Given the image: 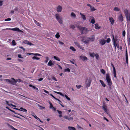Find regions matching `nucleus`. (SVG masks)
I'll return each instance as SVG.
<instances>
[{"label": "nucleus", "mask_w": 130, "mask_h": 130, "mask_svg": "<svg viewBox=\"0 0 130 130\" xmlns=\"http://www.w3.org/2000/svg\"><path fill=\"white\" fill-rule=\"evenodd\" d=\"M106 79L108 83V85L110 88L111 87L112 82L111 79L110 77L109 74L106 75Z\"/></svg>", "instance_id": "nucleus-1"}, {"label": "nucleus", "mask_w": 130, "mask_h": 130, "mask_svg": "<svg viewBox=\"0 0 130 130\" xmlns=\"http://www.w3.org/2000/svg\"><path fill=\"white\" fill-rule=\"evenodd\" d=\"M124 13L125 15L126 20L127 22L130 21V14L127 9H125L124 11Z\"/></svg>", "instance_id": "nucleus-2"}, {"label": "nucleus", "mask_w": 130, "mask_h": 130, "mask_svg": "<svg viewBox=\"0 0 130 130\" xmlns=\"http://www.w3.org/2000/svg\"><path fill=\"white\" fill-rule=\"evenodd\" d=\"M77 28L79 30L82 31V34H86L88 31V29L85 27H82L80 26H78L77 27Z\"/></svg>", "instance_id": "nucleus-3"}, {"label": "nucleus", "mask_w": 130, "mask_h": 130, "mask_svg": "<svg viewBox=\"0 0 130 130\" xmlns=\"http://www.w3.org/2000/svg\"><path fill=\"white\" fill-rule=\"evenodd\" d=\"M56 18L58 22L61 24H62L63 23V21L61 18L59 14L58 13H56L55 14Z\"/></svg>", "instance_id": "nucleus-4"}, {"label": "nucleus", "mask_w": 130, "mask_h": 130, "mask_svg": "<svg viewBox=\"0 0 130 130\" xmlns=\"http://www.w3.org/2000/svg\"><path fill=\"white\" fill-rule=\"evenodd\" d=\"M3 30H12L13 31H18V30H19V29L18 28L15 27V28H7L6 29H4Z\"/></svg>", "instance_id": "nucleus-5"}, {"label": "nucleus", "mask_w": 130, "mask_h": 130, "mask_svg": "<svg viewBox=\"0 0 130 130\" xmlns=\"http://www.w3.org/2000/svg\"><path fill=\"white\" fill-rule=\"evenodd\" d=\"M11 79L13 80V81L12 80L11 81L9 79H5V80L6 81V82H8L11 83H16L17 82L15 80V79L14 78H12Z\"/></svg>", "instance_id": "nucleus-6"}, {"label": "nucleus", "mask_w": 130, "mask_h": 130, "mask_svg": "<svg viewBox=\"0 0 130 130\" xmlns=\"http://www.w3.org/2000/svg\"><path fill=\"white\" fill-rule=\"evenodd\" d=\"M57 11L58 12H60L61 11L62 8L61 6L60 5L58 6L56 8Z\"/></svg>", "instance_id": "nucleus-7"}, {"label": "nucleus", "mask_w": 130, "mask_h": 130, "mask_svg": "<svg viewBox=\"0 0 130 130\" xmlns=\"http://www.w3.org/2000/svg\"><path fill=\"white\" fill-rule=\"evenodd\" d=\"M113 41V44L114 45V46L115 47V48L116 50V47L118 48L119 47V44L118 43H117V41Z\"/></svg>", "instance_id": "nucleus-8"}, {"label": "nucleus", "mask_w": 130, "mask_h": 130, "mask_svg": "<svg viewBox=\"0 0 130 130\" xmlns=\"http://www.w3.org/2000/svg\"><path fill=\"white\" fill-rule=\"evenodd\" d=\"M125 57L127 65H128V55L127 52V50L126 49L125 52Z\"/></svg>", "instance_id": "nucleus-9"}, {"label": "nucleus", "mask_w": 130, "mask_h": 130, "mask_svg": "<svg viewBox=\"0 0 130 130\" xmlns=\"http://www.w3.org/2000/svg\"><path fill=\"white\" fill-rule=\"evenodd\" d=\"M79 57L83 61H87L88 60L86 56H84L81 55Z\"/></svg>", "instance_id": "nucleus-10"}, {"label": "nucleus", "mask_w": 130, "mask_h": 130, "mask_svg": "<svg viewBox=\"0 0 130 130\" xmlns=\"http://www.w3.org/2000/svg\"><path fill=\"white\" fill-rule=\"evenodd\" d=\"M109 20L112 25H113L115 21L113 18L109 17Z\"/></svg>", "instance_id": "nucleus-11"}, {"label": "nucleus", "mask_w": 130, "mask_h": 130, "mask_svg": "<svg viewBox=\"0 0 130 130\" xmlns=\"http://www.w3.org/2000/svg\"><path fill=\"white\" fill-rule=\"evenodd\" d=\"M15 109L18 110H19L23 112H27V110L23 108V107H21L20 108V109L18 108H15Z\"/></svg>", "instance_id": "nucleus-12"}, {"label": "nucleus", "mask_w": 130, "mask_h": 130, "mask_svg": "<svg viewBox=\"0 0 130 130\" xmlns=\"http://www.w3.org/2000/svg\"><path fill=\"white\" fill-rule=\"evenodd\" d=\"M102 108L105 112H107V107L106 105L105 104L103 105L102 106Z\"/></svg>", "instance_id": "nucleus-13"}, {"label": "nucleus", "mask_w": 130, "mask_h": 130, "mask_svg": "<svg viewBox=\"0 0 130 130\" xmlns=\"http://www.w3.org/2000/svg\"><path fill=\"white\" fill-rule=\"evenodd\" d=\"M119 19L120 21L122 22L123 21V18L122 14H121L119 15Z\"/></svg>", "instance_id": "nucleus-14"}, {"label": "nucleus", "mask_w": 130, "mask_h": 130, "mask_svg": "<svg viewBox=\"0 0 130 130\" xmlns=\"http://www.w3.org/2000/svg\"><path fill=\"white\" fill-rule=\"evenodd\" d=\"M113 37V41H118V36L117 35H116L115 36V37L113 35H112Z\"/></svg>", "instance_id": "nucleus-15"}, {"label": "nucleus", "mask_w": 130, "mask_h": 130, "mask_svg": "<svg viewBox=\"0 0 130 130\" xmlns=\"http://www.w3.org/2000/svg\"><path fill=\"white\" fill-rule=\"evenodd\" d=\"M6 108L9 109V110H10L11 112H13L15 114H18V115H20V116H21L24 117L23 116H22V115H20L19 113H17L14 111H13V110H11L10 109H9V108L8 107H6Z\"/></svg>", "instance_id": "nucleus-16"}, {"label": "nucleus", "mask_w": 130, "mask_h": 130, "mask_svg": "<svg viewBox=\"0 0 130 130\" xmlns=\"http://www.w3.org/2000/svg\"><path fill=\"white\" fill-rule=\"evenodd\" d=\"M80 14L81 15L82 18L83 20H86V16L85 15L81 13H80Z\"/></svg>", "instance_id": "nucleus-17"}, {"label": "nucleus", "mask_w": 130, "mask_h": 130, "mask_svg": "<svg viewBox=\"0 0 130 130\" xmlns=\"http://www.w3.org/2000/svg\"><path fill=\"white\" fill-rule=\"evenodd\" d=\"M110 41H100V43L101 44V45H103L106 42L107 43H109Z\"/></svg>", "instance_id": "nucleus-18"}, {"label": "nucleus", "mask_w": 130, "mask_h": 130, "mask_svg": "<svg viewBox=\"0 0 130 130\" xmlns=\"http://www.w3.org/2000/svg\"><path fill=\"white\" fill-rule=\"evenodd\" d=\"M95 28L96 29H98L101 28L100 26H99V25L98 24L96 23L95 24Z\"/></svg>", "instance_id": "nucleus-19"}, {"label": "nucleus", "mask_w": 130, "mask_h": 130, "mask_svg": "<svg viewBox=\"0 0 130 130\" xmlns=\"http://www.w3.org/2000/svg\"><path fill=\"white\" fill-rule=\"evenodd\" d=\"M99 81L103 87H106V85L103 80H100Z\"/></svg>", "instance_id": "nucleus-20"}, {"label": "nucleus", "mask_w": 130, "mask_h": 130, "mask_svg": "<svg viewBox=\"0 0 130 130\" xmlns=\"http://www.w3.org/2000/svg\"><path fill=\"white\" fill-rule=\"evenodd\" d=\"M91 83V81L90 80H89L88 82L86 84V86L87 88L90 86Z\"/></svg>", "instance_id": "nucleus-21"}, {"label": "nucleus", "mask_w": 130, "mask_h": 130, "mask_svg": "<svg viewBox=\"0 0 130 130\" xmlns=\"http://www.w3.org/2000/svg\"><path fill=\"white\" fill-rule=\"evenodd\" d=\"M23 42L25 44H27L29 45H33L32 43L29 42V41H23Z\"/></svg>", "instance_id": "nucleus-22"}, {"label": "nucleus", "mask_w": 130, "mask_h": 130, "mask_svg": "<svg viewBox=\"0 0 130 130\" xmlns=\"http://www.w3.org/2000/svg\"><path fill=\"white\" fill-rule=\"evenodd\" d=\"M53 65V63L51 60H50L48 62L47 65L50 66H52Z\"/></svg>", "instance_id": "nucleus-23"}, {"label": "nucleus", "mask_w": 130, "mask_h": 130, "mask_svg": "<svg viewBox=\"0 0 130 130\" xmlns=\"http://www.w3.org/2000/svg\"><path fill=\"white\" fill-rule=\"evenodd\" d=\"M57 111L58 112V113L59 114V117L61 118L62 117V112L61 111H59L58 110H57Z\"/></svg>", "instance_id": "nucleus-24"}, {"label": "nucleus", "mask_w": 130, "mask_h": 130, "mask_svg": "<svg viewBox=\"0 0 130 130\" xmlns=\"http://www.w3.org/2000/svg\"><path fill=\"white\" fill-rule=\"evenodd\" d=\"M68 128L69 130H76V128L73 127L69 126Z\"/></svg>", "instance_id": "nucleus-25"}, {"label": "nucleus", "mask_w": 130, "mask_h": 130, "mask_svg": "<svg viewBox=\"0 0 130 130\" xmlns=\"http://www.w3.org/2000/svg\"><path fill=\"white\" fill-rule=\"evenodd\" d=\"M63 117L64 118L68 119V120H72L73 119V118H72L71 117L69 118L68 116H63Z\"/></svg>", "instance_id": "nucleus-26"}, {"label": "nucleus", "mask_w": 130, "mask_h": 130, "mask_svg": "<svg viewBox=\"0 0 130 130\" xmlns=\"http://www.w3.org/2000/svg\"><path fill=\"white\" fill-rule=\"evenodd\" d=\"M33 116L36 119H37L40 122H42L41 121L40 119L36 115Z\"/></svg>", "instance_id": "nucleus-27"}, {"label": "nucleus", "mask_w": 130, "mask_h": 130, "mask_svg": "<svg viewBox=\"0 0 130 130\" xmlns=\"http://www.w3.org/2000/svg\"><path fill=\"white\" fill-rule=\"evenodd\" d=\"M53 58L55 60L58 61H60V59L57 57L54 56L53 57Z\"/></svg>", "instance_id": "nucleus-28"}, {"label": "nucleus", "mask_w": 130, "mask_h": 130, "mask_svg": "<svg viewBox=\"0 0 130 130\" xmlns=\"http://www.w3.org/2000/svg\"><path fill=\"white\" fill-rule=\"evenodd\" d=\"M114 10L115 11H120V9L119 8L117 7H115L114 9Z\"/></svg>", "instance_id": "nucleus-29"}, {"label": "nucleus", "mask_w": 130, "mask_h": 130, "mask_svg": "<svg viewBox=\"0 0 130 130\" xmlns=\"http://www.w3.org/2000/svg\"><path fill=\"white\" fill-rule=\"evenodd\" d=\"M58 100L59 101V103L60 105L62 107H64V106L61 104L62 102L59 100L58 99V100Z\"/></svg>", "instance_id": "nucleus-30"}, {"label": "nucleus", "mask_w": 130, "mask_h": 130, "mask_svg": "<svg viewBox=\"0 0 130 130\" xmlns=\"http://www.w3.org/2000/svg\"><path fill=\"white\" fill-rule=\"evenodd\" d=\"M32 59L33 60L36 59L37 60H39L40 59V58H39L38 57L36 56H34L32 57Z\"/></svg>", "instance_id": "nucleus-31"}, {"label": "nucleus", "mask_w": 130, "mask_h": 130, "mask_svg": "<svg viewBox=\"0 0 130 130\" xmlns=\"http://www.w3.org/2000/svg\"><path fill=\"white\" fill-rule=\"evenodd\" d=\"M70 49L74 52L75 51H76V50L72 46H70Z\"/></svg>", "instance_id": "nucleus-32"}, {"label": "nucleus", "mask_w": 130, "mask_h": 130, "mask_svg": "<svg viewBox=\"0 0 130 130\" xmlns=\"http://www.w3.org/2000/svg\"><path fill=\"white\" fill-rule=\"evenodd\" d=\"M34 22L37 25L39 26H40V25L39 24V23L35 20H34Z\"/></svg>", "instance_id": "nucleus-33"}, {"label": "nucleus", "mask_w": 130, "mask_h": 130, "mask_svg": "<svg viewBox=\"0 0 130 130\" xmlns=\"http://www.w3.org/2000/svg\"><path fill=\"white\" fill-rule=\"evenodd\" d=\"M71 15L72 17L75 18L76 17V15L73 12H72L71 13Z\"/></svg>", "instance_id": "nucleus-34"}, {"label": "nucleus", "mask_w": 130, "mask_h": 130, "mask_svg": "<svg viewBox=\"0 0 130 130\" xmlns=\"http://www.w3.org/2000/svg\"><path fill=\"white\" fill-rule=\"evenodd\" d=\"M55 37L57 39H58L60 37L59 33L58 32L55 35Z\"/></svg>", "instance_id": "nucleus-35"}, {"label": "nucleus", "mask_w": 130, "mask_h": 130, "mask_svg": "<svg viewBox=\"0 0 130 130\" xmlns=\"http://www.w3.org/2000/svg\"><path fill=\"white\" fill-rule=\"evenodd\" d=\"M101 72L103 74H104L105 73V71L103 69H101L100 70Z\"/></svg>", "instance_id": "nucleus-36"}, {"label": "nucleus", "mask_w": 130, "mask_h": 130, "mask_svg": "<svg viewBox=\"0 0 130 130\" xmlns=\"http://www.w3.org/2000/svg\"><path fill=\"white\" fill-rule=\"evenodd\" d=\"M75 44L77 46H78V47H80V45L79 43L75 41L74 42Z\"/></svg>", "instance_id": "nucleus-37"}, {"label": "nucleus", "mask_w": 130, "mask_h": 130, "mask_svg": "<svg viewBox=\"0 0 130 130\" xmlns=\"http://www.w3.org/2000/svg\"><path fill=\"white\" fill-rule=\"evenodd\" d=\"M64 71L65 72H70V70L69 68H67L65 69Z\"/></svg>", "instance_id": "nucleus-38"}, {"label": "nucleus", "mask_w": 130, "mask_h": 130, "mask_svg": "<svg viewBox=\"0 0 130 130\" xmlns=\"http://www.w3.org/2000/svg\"><path fill=\"white\" fill-rule=\"evenodd\" d=\"M64 96L69 101H70L71 100V99L70 98H69L67 95L65 94Z\"/></svg>", "instance_id": "nucleus-39"}, {"label": "nucleus", "mask_w": 130, "mask_h": 130, "mask_svg": "<svg viewBox=\"0 0 130 130\" xmlns=\"http://www.w3.org/2000/svg\"><path fill=\"white\" fill-rule=\"evenodd\" d=\"M95 22L94 19V18L92 19L91 21V22L92 24H94Z\"/></svg>", "instance_id": "nucleus-40"}, {"label": "nucleus", "mask_w": 130, "mask_h": 130, "mask_svg": "<svg viewBox=\"0 0 130 130\" xmlns=\"http://www.w3.org/2000/svg\"><path fill=\"white\" fill-rule=\"evenodd\" d=\"M45 58L46 60H45V62L46 63H47L49 60V58L48 57H46Z\"/></svg>", "instance_id": "nucleus-41"}, {"label": "nucleus", "mask_w": 130, "mask_h": 130, "mask_svg": "<svg viewBox=\"0 0 130 130\" xmlns=\"http://www.w3.org/2000/svg\"><path fill=\"white\" fill-rule=\"evenodd\" d=\"M116 72V71H113V76L117 78Z\"/></svg>", "instance_id": "nucleus-42"}, {"label": "nucleus", "mask_w": 130, "mask_h": 130, "mask_svg": "<svg viewBox=\"0 0 130 130\" xmlns=\"http://www.w3.org/2000/svg\"><path fill=\"white\" fill-rule=\"evenodd\" d=\"M91 10L92 11H95L96 10V9H95L94 7H92L91 8Z\"/></svg>", "instance_id": "nucleus-43"}, {"label": "nucleus", "mask_w": 130, "mask_h": 130, "mask_svg": "<svg viewBox=\"0 0 130 130\" xmlns=\"http://www.w3.org/2000/svg\"><path fill=\"white\" fill-rule=\"evenodd\" d=\"M90 56L91 57H94L95 56V55L94 53H93L90 54Z\"/></svg>", "instance_id": "nucleus-44"}, {"label": "nucleus", "mask_w": 130, "mask_h": 130, "mask_svg": "<svg viewBox=\"0 0 130 130\" xmlns=\"http://www.w3.org/2000/svg\"><path fill=\"white\" fill-rule=\"evenodd\" d=\"M95 56L96 57V59H98L99 58V55L98 54H95Z\"/></svg>", "instance_id": "nucleus-45"}, {"label": "nucleus", "mask_w": 130, "mask_h": 130, "mask_svg": "<svg viewBox=\"0 0 130 130\" xmlns=\"http://www.w3.org/2000/svg\"><path fill=\"white\" fill-rule=\"evenodd\" d=\"M76 87L78 89H79L81 87H82V86L80 85H76Z\"/></svg>", "instance_id": "nucleus-46"}, {"label": "nucleus", "mask_w": 130, "mask_h": 130, "mask_svg": "<svg viewBox=\"0 0 130 130\" xmlns=\"http://www.w3.org/2000/svg\"><path fill=\"white\" fill-rule=\"evenodd\" d=\"M50 95L52 96L53 98L55 99V100H57L58 99H57L56 98H55L54 96L52 94H50Z\"/></svg>", "instance_id": "nucleus-47"}, {"label": "nucleus", "mask_w": 130, "mask_h": 130, "mask_svg": "<svg viewBox=\"0 0 130 130\" xmlns=\"http://www.w3.org/2000/svg\"><path fill=\"white\" fill-rule=\"evenodd\" d=\"M125 30H123V31L122 34L123 36V37L125 36Z\"/></svg>", "instance_id": "nucleus-48"}, {"label": "nucleus", "mask_w": 130, "mask_h": 130, "mask_svg": "<svg viewBox=\"0 0 130 130\" xmlns=\"http://www.w3.org/2000/svg\"><path fill=\"white\" fill-rule=\"evenodd\" d=\"M11 19L10 18H8L7 19L5 20V21H8L11 20Z\"/></svg>", "instance_id": "nucleus-49"}, {"label": "nucleus", "mask_w": 130, "mask_h": 130, "mask_svg": "<svg viewBox=\"0 0 130 130\" xmlns=\"http://www.w3.org/2000/svg\"><path fill=\"white\" fill-rule=\"evenodd\" d=\"M3 4V2L2 1H0V6H1Z\"/></svg>", "instance_id": "nucleus-50"}, {"label": "nucleus", "mask_w": 130, "mask_h": 130, "mask_svg": "<svg viewBox=\"0 0 130 130\" xmlns=\"http://www.w3.org/2000/svg\"><path fill=\"white\" fill-rule=\"evenodd\" d=\"M70 28L73 29H74L75 28V26L74 25H71L70 26Z\"/></svg>", "instance_id": "nucleus-51"}, {"label": "nucleus", "mask_w": 130, "mask_h": 130, "mask_svg": "<svg viewBox=\"0 0 130 130\" xmlns=\"http://www.w3.org/2000/svg\"><path fill=\"white\" fill-rule=\"evenodd\" d=\"M83 43L85 44H87L89 42V41H83Z\"/></svg>", "instance_id": "nucleus-52"}, {"label": "nucleus", "mask_w": 130, "mask_h": 130, "mask_svg": "<svg viewBox=\"0 0 130 130\" xmlns=\"http://www.w3.org/2000/svg\"><path fill=\"white\" fill-rule=\"evenodd\" d=\"M12 43L13 45H16L15 41H12Z\"/></svg>", "instance_id": "nucleus-53"}, {"label": "nucleus", "mask_w": 130, "mask_h": 130, "mask_svg": "<svg viewBox=\"0 0 130 130\" xmlns=\"http://www.w3.org/2000/svg\"><path fill=\"white\" fill-rule=\"evenodd\" d=\"M18 57L19 58H23V57H21V55L20 54L18 55Z\"/></svg>", "instance_id": "nucleus-54"}, {"label": "nucleus", "mask_w": 130, "mask_h": 130, "mask_svg": "<svg viewBox=\"0 0 130 130\" xmlns=\"http://www.w3.org/2000/svg\"><path fill=\"white\" fill-rule=\"evenodd\" d=\"M78 48H79L81 49H82V50H84V47H82V46H81L80 45V47H78Z\"/></svg>", "instance_id": "nucleus-55"}, {"label": "nucleus", "mask_w": 130, "mask_h": 130, "mask_svg": "<svg viewBox=\"0 0 130 130\" xmlns=\"http://www.w3.org/2000/svg\"><path fill=\"white\" fill-rule=\"evenodd\" d=\"M53 105L51 103H50V108H53Z\"/></svg>", "instance_id": "nucleus-56"}, {"label": "nucleus", "mask_w": 130, "mask_h": 130, "mask_svg": "<svg viewBox=\"0 0 130 130\" xmlns=\"http://www.w3.org/2000/svg\"><path fill=\"white\" fill-rule=\"evenodd\" d=\"M87 37H84L83 38V39L81 40V41H84V39H86V38ZM84 41H87V40H85Z\"/></svg>", "instance_id": "nucleus-57"}, {"label": "nucleus", "mask_w": 130, "mask_h": 130, "mask_svg": "<svg viewBox=\"0 0 130 130\" xmlns=\"http://www.w3.org/2000/svg\"><path fill=\"white\" fill-rule=\"evenodd\" d=\"M44 92H45V93H46L47 94H48V93H49L47 91L45 90H44Z\"/></svg>", "instance_id": "nucleus-58"}, {"label": "nucleus", "mask_w": 130, "mask_h": 130, "mask_svg": "<svg viewBox=\"0 0 130 130\" xmlns=\"http://www.w3.org/2000/svg\"><path fill=\"white\" fill-rule=\"evenodd\" d=\"M43 79V78H41L38 79V81H42Z\"/></svg>", "instance_id": "nucleus-59"}, {"label": "nucleus", "mask_w": 130, "mask_h": 130, "mask_svg": "<svg viewBox=\"0 0 130 130\" xmlns=\"http://www.w3.org/2000/svg\"><path fill=\"white\" fill-rule=\"evenodd\" d=\"M54 92L56 93H57V94H60V93H61V92H57V91H55Z\"/></svg>", "instance_id": "nucleus-60"}, {"label": "nucleus", "mask_w": 130, "mask_h": 130, "mask_svg": "<svg viewBox=\"0 0 130 130\" xmlns=\"http://www.w3.org/2000/svg\"><path fill=\"white\" fill-rule=\"evenodd\" d=\"M52 79L53 80H54L55 81H57V80L55 77H53V78Z\"/></svg>", "instance_id": "nucleus-61"}, {"label": "nucleus", "mask_w": 130, "mask_h": 130, "mask_svg": "<svg viewBox=\"0 0 130 130\" xmlns=\"http://www.w3.org/2000/svg\"><path fill=\"white\" fill-rule=\"evenodd\" d=\"M32 88L34 89H36L37 90H38V88H36V87H35V86H33Z\"/></svg>", "instance_id": "nucleus-62"}, {"label": "nucleus", "mask_w": 130, "mask_h": 130, "mask_svg": "<svg viewBox=\"0 0 130 130\" xmlns=\"http://www.w3.org/2000/svg\"><path fill=\"white\" fill-rule=\"evenodd\" d=\"M104 120H106L107 122L109 121V120L107 118H106L105 117H104Z\"/></svg>", "instance_id": "nucleus-63"}, {"label": "nucleus", "mask_w": 130, "mask_h": 130, "mask_svg": "<svg viewBox=\"0 0 130 130\" xmlns=\"http://www.w3.org/2000/svg\"><path fill=\"white\" fill-rule=\"evenodd\" d=\"M87 6H89V7H90V8H91L92 6L90 4H88L87 5Z\"/></svg>", "instance_id": "nucleus-64"}]
</instances>
